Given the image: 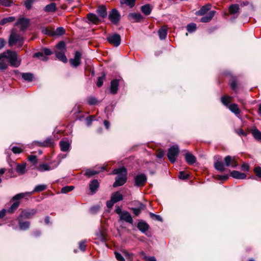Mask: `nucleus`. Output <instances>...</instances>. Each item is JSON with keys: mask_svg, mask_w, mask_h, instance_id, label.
<instances>
[{"mask_svg": "<svg viewBox=\"0 0 261 261\" xmlns=\"http://www.w3.org/2000/svg\"><path fill=\"white\" fill-rule=\"evenodd\" d=\"M215 13L216 12L215 11H211L206 15L203 16L201 18L200 21L202 22H207L210 21L214 16Z\"/></svg>", "mask_w": 261, "mask_h": 261, "instance_id": "5701e85b", "label": "nucleus"}, {"mask_svg": "<svg viewBox=\"0 0 261 261\" xmlns=\"http://www.w3.org/2000/svg\"><path fill=\"white\" fill-rule=\"evenodd\" d=\"M239 10V6L238 4H233L230 6L229 8V12L231 14H236Z\"/></svg>", "mask_w": 261, "mask_h": 261, "instance_id": "e433bc0d", "label": "nucleus"}, {"mask_svg": "<svg viewBox=\"0 0 261 261\" xmlns=\"http://www.w3.org/2000/svg\"><path fill=\"white\" fill-rule=\"evenodd\" d=\"M7 60H8L10 65L14 67H18L21 63V60L18 58V55L15 51L8 50L6 52Z\"/></svg>", "mask_w": 261, "mask_h": 261, "instance_id": "20e7f679", "label": "nucleus"}, {"mask_svg": "<svg viewBox=\"0 0 261 261\" xmlns=\"http://www.w3.org/2000/svg\"><path fill=\"white\" fill-rule=\"evenodd\" d=\"M25 164H19L16 166V171L20 174H24L25 172Z\"/></svg>", "mask_w": 261, "mask_h": 261, "instance_id": "a19ab883", "label": "nucleus"}, {"mask_svg": "<svg viewBox=\"0 0 261 261\" xmlns=\"http://www.w3.org/2000/svg\"><path fill=\"white\" fill-rule=\"evenodd\" d=\"M43 10L46 12H55L56 10V5L54 3H50L46 5Z\"/></svg>", "mask_w": 261, "mask_h": 261, "instance_id": "7c9ffc66", "label": "nucleus"}, {"mask_svg": "<svg viewBox=\"0 0 261 261\" xmlns=\"http://www.w3.org/2000/svg\"><path fill=\"white\" fill-rule=\"evenodd\" d=\"M47 188V186L46 185H45V184H41V185H38L37 186H36L33 191L32 192H31L30 193H32V194L35 192H42V191H43L44 190H45Z\"/></svg>", "mask_w": 261, "mask_h": 261, "instance_id": "c756f323", "label": "nucleus"}, {"mask_svg": "<svg viewBox=\"0 0 261 261\" xmlns=\"http://www.w3.org/2000/svg\"><path fill=\"white\" fill-rule=\"evenodd\" d=\"M54 33V35H58V36L62 35L65 33V30L63 27H58V28H57L55 33Z\"/></svg>", "mask_w": 261, "mask_h": 261, "instance_id": "864d4df0", "label": "nucleus"}, {"mask_svg": "<svg viewBox=\"0 0 261 261\" xmlns=\"http://www.w3.org/2000/svg\"><path fill=\"white\" fill-rule=\"evenodd\" d=\"M37 213L36 209H25L21 211L19 218L30 219L34 216Z\"/></svg>", "mask_w": 261, "mask_h": 261, "instance_id": "1a4fd4ad", "label": "nucleus"}, {"mask_svg": "<svg viewBox=\"0 0 261 261\" xmlns=\"http://www.w3.org/2000/svg\"><path fill=\"white\" fill-rule=\"evenodd\" d=\"M185 160L189 165H193L196 161L195 156L189 152H187L185 154Z\"/></svg>", "mask_w": 261, "mask_h": 261, "instance_id": "f3484780", "label": "nucleus"}, {"mask_svg": "<svg viewBox=\"0 0 261 261\" xmlns=\"http://www.w3.org/2000/svg\"><path fill=\"white\" fill-rule=\"evenodd\" d=\"M115 212L119 216V222L123 221L131 224H133V219L130 214L127 211H122L120 206H116Z\"/></svg>", "mask_w": 261, "mask_h": 261, "instance_id": "7ed1b4c3", "label": "nucleus"}, {"mask_svg": "<svg viewBox=\"0 0 261 261\" xmlns=\"http://www.w3.org/2000/svg\"><path fill=\"white\" fill-rule=\"evenodd\" d=\"M82 53L79 51H76L74 54V57L69 60L71 65L73 67H77L81 63Z\"/></svg>", "mask_w": 261, "mask_h": 261, "instance_id": "6e6552de", "label": "nucleus"}, {"mask_svg": "<svg viewBox=\"0 0 261 261\" xmlns=\"http://www.w3.org/2000/svg\"><path fill=\"white\" fill-rule=\"evenodd\" d=\"M99 184L97 179L92 180L89 184V189L92 193H95L99 188Z\"/></svg>", "mask_w": 261, "mask_h": 261, "instance_id": "a211bd4d", "label": "nucleus"}, {"mask_svg": "<svg viewBox=\"0 0 261 261\" xmlns=\"http://www.w3.org/2000/svg\"><path fill=\"white\" fill-rule=\"evenodd\" d=\"M35 143L39 146H50L54 144V141L50 138H48L43 142L35 141Z\"/></svg>", "mask_w": 261, "mask_h": 261, "instance_id": "bb28decb", "label": "nucleus"}, {"mask_svg": "<svg viewBox=\"0 0 261 261\" xmlns=\"http://www.w3.org/2000/svg\"><path fill=\"white\" fill-rule=\"evenodd\" d=\"M111 198L115 203L122 200L123 198L122 195L119 191L113 193L111 197Z\"/></svg>", "mask_w": 261, "mask_h": 261, "instance_id": "b1692460", "label": "nucleus"}, {"mask_svg": "<svg viewBox=\"0 0 261 261\" xmlns=\"http://www.w3.org/2000/svg\"><path fill=\"white\" fill-rule=\"evenodd\" d=\"M236 133L240 136L245 137L247 136V134L241 128L237 129Z\"/></svg>", "mask_w": 261, "mask_h": 261, "instance_id": "69168bd1", "label": "nucleus"}, {"mask_svg": "<svg viewBox=\"0 0 261 261\" xmlns=\"http://www.w3.org/2000/svg\"><path fill=\"white\" fill-rule=\"evenodd\" d=\"M87 18L90 22L94 24L98 23L100 21L99 17L94 13H89L87 15Z\"/></svg>", "mask_w": 261, "mask_h": 261, "instance_id": "393cba45", "label": "nucleus"}, {"mask_svg": "<svg viewBox=\"0 0 261 261\" xmlns=\"http://www.w3.org/2000/svg\"><path fill=\"white\" fill-rule=\"evenodd\" d=\"M149 215L150 217L153 219L161 222L163 221L162 217L160 215L154 214L152 213H150Z\"/></svg>", "mask_w": 261, "mask_h": 261, "instance_id": "6e6d98bb", "label": "nucleus"}, {"mask_svg": "<svg viewBox=\"0 0 261 261\" xmlns=\"http://www.w3.org/2000/svg\"><path fill=\"white\" fill-rule=\"evenodd\" d=\"M65 51H56L55 55L56 57L61 61L66 63L67 62V58L65 55Z\"/></svg>", "mask_w": 261, "mask_h": 261, "instance_id": "a878e982", "label": "nucleus"}, {"mask_svg": "<svg viewBox=\"0 0 261 261\" xmlns=\"http://www.w3.org/2000/svg\"><path fill=\"white\" fill-rule=\"evenodd\" d=\"M35 0H26L24 2V6L27 9L30 10L32 7V5Z\"/></svg>", "mask_w": 261, "mask_h": 261, "instance_id": "8fccbe9b", "label": "nucleus"}, {"mask_svg": "<svg viewBox=\"0 0 261 261\" xmlns=\"http://www.w3.org/2000/svg\"><path fill=\"white\" fill-rule=\"evenodd\" d=\"M7 55L6 52L0 54V69L5 70L8 67Z\"/></svg>", "mask_w": 261, "mask_h": 261, "instance_id": "4468645a", "label": "nucleus"}, {"mask_svg": "<svg viewBox=\"0 0 261 261\" xmlns=\"http://www.w3.org/2000/svg\"><path fill=\"white\" fill-rule=\"evenodd\" d=\"M106 74L103 73L102 76L98 77L97 82V86L98 87H100L103 85V80L105 79Z\"/></svg>", "mask_w": 261, "mask_h": 261, "instance_id": "3c124183", "label": "nucleus"}, {"mask_svg": "<svg viewBox=\"0 0 261 261\" xmlns=\"http://www.w3.org/2000/svg\"><path fill=\"white\" fill-rule=\"evenodd\" d=\"M224 162L227 167L236 168L238 166L235 157H232L230 155H227L224 158Z\"/></svg>", "mask_w": 261, "mask_h": 261, "instance_id": "f8f14e48", "label": "nucleus"}, {"mask_svg": "<svg viewBox=\"0 0 261 261\" xmlns=\"http://www.w3.org/2000/svg\"><path fill=\"white\" fill-rule=\"evenodd\" d=\"M60 146L62 151H67L69 150L70 144L67 141H61L60 142Z\"/></svg>", "mask_w": 261, "mask_h": 261, "instance_id": "cd10ccee", "label": "nucleus"}, {"mask_svg": "<svg viewBox=\"0 0 261 261\" xmlns=\"http://www.w3.org/2000/svg\"><path fill=\"white\" fill-rule=\"evenodd\" d=\"M121 4H126V5L132 8L135 6V0H120Z\"/></svg>", "mask_w": 261, "mask_h": 261, "instance_id": "a18cd8bd", "label": "nucleus"}, {"mask_svg": "<svg viewBox=\"0 0 261 261\" xmlns=\"http://www.w3.org/2000/svg\"><path fill=\"white\" fill-rule=\"evenodd\" d=\"M251 133L253 137L257 140H261V132L256 128L254 127L252 129Z\"/></svg>", "mask_w": 261, "mask_h": 261, "instance_id": "4c0bfd02", "label": "nucleus"}, {"mask_svg": "<svg viewBox=\"0 0 261 261\" xmlns=\"http://www.w3.org/2000/svg\"><path fill=\"white\" fill-rule=\"evenodd\" d=\"M119 84V80L115 79L111 81L110 88V91L111 94L115 95L117 93Z\"/></svg>", "mask_w": 261, "mask_h": 261, "instance_id": "ddd939ff", "label": "nucleus"}, {"mask_svg": "<svg viewBox=\"0 0 261 261\" xmlns=\"http://www.w3.org/2000/svg\"><path fill=\"white\" fill-rule=\"evenodd\" d=\"M74 188L73 186L64 187L61 189L62 193H67L69 192L72 191Z\"/></svg>", "mask_w": 261, "mask_h": 261, "instance_id": "de8ad7c7", "label": "nucleus"}, {"mask_svg": "<svg viewBox=\"0 0 261 261\" xmlns=\"http://www.w3.org/2000/svg\"><path fill=\"white\" fill-rule=\"evenodd\" d=\"M11 150L12 151V152L16 154V153H20L22 152L23 151V149L21 147H19L18 146H13Z\"/></svg>", "mask_w": 261, "mask_h": 261, "instance_id": "5fc2aeb1", "label": "nucleus"}, {"mask_svg": "<svg viewBox=\"0 0 261 261\" xmlns=\"http://www.w3.org/2000/svg\"><path fill=\"white\" fill-rule=\"evenodd\" d=\"M159 38L161 40H164L167 37V26L162 27L158 31Z\"/></svg>", "mask_w": 261, "mask_h": 261, "instance_id": "412c9836", "label": "nucleus"}, {"mask_svg": "<svg viewBox=\"0 0 261 261\" xmlns=\"http://www.w3.org/2000/svg\"><path fill=\"white\" fill-rule=\"evenodd\" d=\"M107 40L110 44L117 47L120 44L121 37L119 34L115 33L109 35L107 37Z\"/></svg>", "mask_w": 261, "mask_h": 261, "instance_id": "0eeeda50", "label": "nucleus"}, {"mask_svg": "<svg viewBox=\"0 0 261 261\" xmlns=\"http://www.w3.org/2000/svg\"><path fill=\"white\" fill-rule=\"evenodd\" d=\"M29 161L34 164H36L37 163V156L36 155H31L29 156Z\"/></svg>", "mask_w": 261, "mask_h": 261, "instance_id": "052dcab7", "label": "nucleus"}, {"mask_svg": "<svg viewBox=\"0 0 261 261\" xmlns=\"http://www.w3.org/2000/svg\"><path fill=\"white\" fill-rule=\"evenodd\" d=\"M18 224L20 229L22 230H27L30 226V223L29 221H19Z\"/></svg>", "mask_w": 261, "mask_h": 261, "instance_id": "72a5a7b5", "label": "nucleus"}, {"mask_svg": "<svg viewBox=\"0 0 261 261\" xmlns=\"http://www.w3.org/2000/svg\"><path fill=\"white\" fill-rule=\"evenodd\" d=\"M151 8L149 4L142 6L141 7V11L146 15H148L151 12Z\"/></svg>", "mask_w": 261, "mask_h": 261, "instance_id": "f704fd0d", "label": "nucleus"}, {"mask_svg": "<svg viewBox=\"0 0 261 261\" xmlns=\"http://www.w3.org/2000/svg\"><path fill=\"white\" fill-rule=\"evenodd\" d=\"M230 98H231V97L230 96L222 97L221 98V102L223 105L227 106L231 112L233 113L236 115H238L240 114V110L237 104L231 103L229 105L228 100Z\"/></svg>", "mask_w": 261, "mask_h": 261, "instance_id": "39448f33", "label": "nucleus"}, {"mask_svg": "<svg viewBox=\"0 0 261 261\" xmlns=\"http://www.w3.org/2000/svg\"><path fill=\"white\" fill-rule=\"evenodd\" d=\"M215 168L220 172H223L225 170V167L224 164L219 161H217L214 163Z\"/></svg>", "mask_w": 261, "mask_h": 261, "instance_id": "473e14b6", "label": "nucleus"}, {"mask_svg": "<svg viewBox=\"0 0 261 261\" xmlns=\"http://www.w3.org/2000/svg\"><path fill=\"white\" fill-rule=\"evenodd\" d=\"M37 170L43 172L44 171H49L51 170L50 166L46 163H43L40 164L39 166L37 167Z\"/></svg>", "mask_w": 261, "mask_h": 261, "instance_id": "c85d7f7f", "label": "nucleus"}, {"mask_svg": "<svg viewBox=\"0 0 261 261\" xmlns=\"http://www.w3.org/2000/svg\"><path fill=\"white\" fill-rule=\"evenodd\" d=\"M29 24V19L24 18H19L15 23V25H20L21 30H25L28 27Z\"/></svg>", "mask_w": 261, "mask_h": 261, "instance_id": "dca6fc26", "label": "nucleus"}, {"mask_svg": "<svg viewBox=\"0 0 261 261\" xmlns=\"http://www.w3.org/2000/svg\"><path fill=\"white\" fill-rule=\"evenodd\" d=\"M254 172L256 173V175L259 179L261 178V168L259 167H257L254 169Z\"/></svg>", "mask_w": 261, "mask_h": 261, "instance_id": "e2e57ef3", "label": "nucleus"}, {"mask_svg": "<svg viewBox=\"0 0 261 261\" xmlns=\"http://www.w3.org/2000/svg\"><path fill=\"white\" fill-rule=\"evenodd\" d=\"M19 204L20 202L18 201L14 202L6 211L9 213H12L18 208Z\"/></svg>", "mask_w": 261, "mask_h": 261, "instance_id": "ea45409f", "label": "nucleus"}, {"mask_svg": "<svg viewBox=\"0 0 261 261\" xmlns=\"http://www.w3.org/2000/svg\"><path fill=\"white\" fill-rule=\"evenodd\" d=\"M8 44L10 46L16 45H17L18 47L20 48L23 44V38L20 34L17 33L15 30H13L10 35Z\"/></svg>", "mask_w": 261, "mask_h": 261, "instance_id": "f03ea898", "label": "nucleus"}, {"mask_svg": "<svg viewBox=\"0 0 261 261\" xmlns=\"http://www.w3.org/2000/svg\"><path fill=\"white\" fill-rule=\"evenodd\" d=\"M115 257L118 260L125 261L124 258L123 257V256L120 253L115 252Z\"/></svg>", "mask_w": 261, "mask_h": 261, "instance_id": "680f3d73", "label": "nucleus"}, {"mask_svg": "<svg viewBox=\"0 0 261 261\" xmlns=\"http://www.w3.org/2000/svg\"><path fill=\"white\" fill-rule=\"evenodd\" d=\"M147 180L146 176L143 174H139L135 177V186L137 187L143 186Z\"/></svg>", "mask_w": 261, "mask_h": 261, "instance_id": "9b49d317", "label": "nucleus"}, {"mask_svg": "<svg viewBox=\"0 0 261 261\" xmlns=\"http://www.w3.org/2000/svg\"><path fill=\"white\" fill-rule=\"evenodd\" d=\"M42 51H43V53L47 56L51 55L53 54L51 50L49 48H43L42 49Z\"/></svg>", "mask_w": 261, "mask_h": 261, "instance_id": "774afa93", "label": "nucleus"}, {"mask_svg": "<svg viewBox=\"0 0 261 261\" xmlns=\"http://www.w3.org/2000/svg\"><path fill=\"white\" fill-rule=\"evenodd\" d=\"M230 86L233 90L235 91L237 88L236 81L234 80H232L230 83Z\"/></svg>", "mask_w": 261, "mask_h": 261, "instance_id": "338daca9", "label": "nucleus"}, {"mask_svg": "<svg viewBox=\"0 0 261 261\" xmlns=\"http://www.w3.org/2000/svg\"><path fill=\"white\" fill-rule=\"evenodd\" d=\"M32 195V193L29 192H25V193H20L15 195L13 197L12 199L14 200H19L25 196H30Z\"/></svg>", "mask_w": 261, "mask_h": 261, "instance_id": "2f4dec72", "label": "nucleus"}, {"mask_svg": "<svg viewBox=\"0 0 261 261\" xmlns=\"http://www.w3.org/2000/svg\"><path fill=\"white\" fill-rule=\"evenodd\" d=\"M97 102V99L95 97L91 96L88 98V102L90 105H96Z\"/></svg>", "mask_w": 261, "mask_h": 261, "instance_id": "603ef678", "label": "nucleus"}, {"mask_svg": "<svg viewBox=\"0 0 261 261\" xmlns=\"http://www.w3.org/2000/svg\"><path fill=\"white\" fill-rule=\"evenodd\" d=\"M15 20V18L14 16H9L5 17L2 19L0 21V24L4 25L8 22H13Z\"/></svg>", "mask_w": 261, "mask_h": 261, "instance_id": "58836bf2", "label": "nucleus"}, {"mask_svg": "<svg viewBox=\"0 0 261 261\" xmlns=\"http://www.w3.org/2000/svg\"><path fill=\"white\" fill-rule=\"evenodd\" d=\"M211 9V5L203 6L198 11L199 14L203 15Z\"/></svg>", "mask_w": 261, "mask_h": 261, "instance_id": "79ce46f5", "label": "nucleus"}, {"mask_svg": "<svg viewBox=\"0 0 261 261\" xmlns=\"http://www.w3.org/2000/svg\"><path fill=\"white\" fill-rule=\"evenodd\" d=\"M58 49H60L61 51H66V44L63 41L59 42L56 45Z\"/></svg>", "mask_w": 261, "mask_h": 261, "instance_id": "49530a36", "label": "nucleus"}, {"mask_svg": "<svg viewBox=\"0 0 261 261\" xmlns=\"http://www.w3.org/2000/svg\"><path fill=\"white\" fill-rule=\"evenodd\" d=\"M197 25L195 23H190L187 25V30L189 33H193L196 30Z\"/></svg>", "mask_w": 261, "mask_h": 261, "instance_id": "37998d69", "label": "nucleus"}, {"mask_svg": "<svg viewBox=\"0 0 261 261\" xmlns=\"http://www.w3.org/2000/svg\"><path fill=\"white\" fill-rule=\"evenodd\" d=\"M94 116H89L86 118L85 121L87 126H89L91 125L92 121L94 120Z\"/></svg>", "mask_w": 261, "mask_h": 261, "instance_id": "4d7b16f0", "label": "nucleus"}, {"mask_svg": "<svg viewBox=\"0 0 261 261\" xmlns=\"http://www.w3.org/2000/svg\"><path fill=\"white\" fill-rule=\"evenodd\" d=\"M109 18L113 24H117L120 19V15L116 9H114L110 12Z\"/></svg>", "mask_w": 261, "mask_h": 261, "instance_id": "9d476101", "label": "nucleus"}, {"mask_svg": "<svg viewBox=\"0 0 261 261\" xmlns=\"http://www.w3.org/2000/svg\"><path fill=\"white\" fill-rule=\"evenodd\" d=\"M12 3V0H0V5L5 7H10Z\"/></svg>", "mask_w": 261, "mask_h": 261, "instance_id": "09e8293b", "label": "nucleus"}, {"mask_svg": "<svg viewBox=\"0 0 261 261\" xmlns=\"http://www.w3.org/2000/svg\"><path fill=\"white\" fill-rule=\"evenodd\" d=\"M128 19L133 22H138L143 19V16L139 13H130L128 15Z\"/></svg>", "mask_w": 261, "mask_h": 261, "instance_id": "2eb2a0df", "label": "nucleus"}, {"mask_svg": "<svg viewBox=\"0 0 261 261\" xmlns=\"http://www.w3.org/2000/svg\"><path fill=\"white\" fill-rule=\"evenodd\" d=\"M188 174H186L184 171H180L179 173L178 178L181 179H186L188 178Z\"/></svg>", "mask_w": 261, "mask_h": 261, "instance_id": "bf43d9fd", "label": "nucleus"}, {"mask_svg": "<svg viewBox=\"0 0 261 261\" xmlns=\"http://www.w3.org/2000/svg\"><path fill=\"white\" fill-rule=\"evenodd\" d=\"M137 227L142 232L145 233L148 230L149 225L145 222L141 221L138 222Z\"/></svg>", "mask_w": 261, "mask_h": 261, "instance_id": "aec40b11", "label": "nucleus"}, {"mask_svg": "<svg viewBox=\"0 0 261 261\" xmlns=\"http://www.w3.org/2000/svg\"><path fill=\"white\" fill-rule=\"evenodd\" d=\"M179 148L178 145H173L168 149L167 157L172 163H174L176 161V158L179 153Z\"/></svg>", "mask_w": 261, "mask_h": 261, "instance_id": "423d86ee", "label": "nucleus"}, {"mask_svg": "<svg viewBox=\"0 0 261 261\" xmlns=\"http://www.w3.org/2000/svg\"><path fill=\"white\" fill-rule=\"evenodd\" d=\"M96 12L98 15L102 18H105L107 16V9L104 5L99 6Z\"/></svg>", "mask_w": 261, "mask_h": 261, "instance_id": "4be33fe9", "label": "nucleus"}, {"mask_svg": "<svg viewBox=\"0 0 261 261\" xmlns=\"http://www.w3.org/2000/svg\"><path fill=\"white\" fill-rule=\"evenodd\" d=\"M230 175L233 178L239 179H244L247 177L246 174L235 170L230 172Z\"/></svg>", "mask_w": 261, "mask_h": 261, "instance_id": "6ab92c4d", "label": "nucleus"}, {"mask_svg": "<svg viewBox=\"0 0 261 261\" xmlns=\"http://www.w3.org/2000/svg\"><path fill=\"white\" fill-rule=\"evenodd\" d=\"M99 172V171L87 169L85 171V175L88 177H90L98 174Z\"/></svg>", "mask_w": 261, "mask_h": 261, "instance_id": "c03bdc74", "label": "nucleus"}, {"mask_svg": "<svg viewBox=\"0 0 261 261\" xmlns=\"http://www.w3.org/2000/svg\"><path fill=\"white\" fill-rule=\"evenodd\" d=\"M42 32L44 34L49 35L50 36L54 35V32H53L51 31L48 30L47 28H44L42 29Z\"/></svg>", "mask_w": 261, "mask_h": 261, "instance_id": "0e129e2a", "label": "nucleus"}, {"mask_svg": "<svg viewBox=\"0 0 261 261\" xmlns=\"http://www.w3.org/2000/svg\"><path fill=\"white\" fill-rule=\"evenodd\" d=\"M22 78L28 82H31L34 78L33 74L30 72L22 73L21 74Z\"/></svg>", "mask_w": 261, "mask_h": 261, "instance_id": "c9c22d12", "label": "nucleus"}, {"mask_svg": "<svg viewBox=\"0 0 261 261\" xmlns=\"http://www.w3.org/2000/svg\"><path fill=\"white\" fill-rule=\"evenodd\" d=\"M113 174L117 175L115 178V181L113 185L114 187L121 186L126 182L127 171L125 168L121 167L115 169L113 170Z\"/></svg>", "mask_w": 261, "mask_h": 261, "instance_id": "f257e3e1", "label": "nucleus"}, {"mask_svg": "<svg viewBox=\"0 0 261 261\" xmlns=\"http://www.w3.org/2000/svg\"><path fill=\"white\" fill-rule=\"evenodd\" d=\"M86 241L83 240L80 242H79V248L81 250L84 251L86 250Z\"/></svg>", "mask_w": 261, "mask_h": 261, "instance_id": "13d9d810", "label": "nucleus"}]
</instances>
